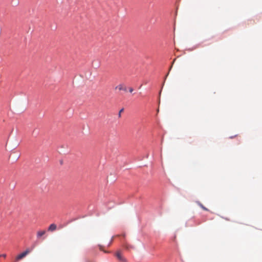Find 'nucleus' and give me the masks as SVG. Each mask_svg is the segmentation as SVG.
Wrapping results in <instances>:
<instances>
[{
	"label": "nucleus",
	"mask_w": 262,
	"mask_h": 262,
	"mask_svg": "<svg viewBox=\"0 0 262 262\" xmlns=\"http://www.w3.org/2000/svg\"><path fill=\"white\" fill-rule=\"evenodd\" d=\"M31 250L30 249H27L26 251L23 252V253L19 254L18 255L16 258H15V261H17L21 259H23L24 257H25L27 254H28L30 252Z\"/></svg>",
	"instance_id": "f257e3e1"
},
{
	"label": "nucleus",
	"mask_w": 262,
	"mask_h": 262,
	"mask_svg": "<svg viewBox=\"0 0 262 262\" xmlns=\"http://www.w3.org/2000/svg\"><path fill=\"white\" fill-rule=\"evenodd\" d=\"M116 256L117 258L121 262H126V259L123 256L121 252L120 251H118L116 253Z\"/></svg>",
	"instance_id": "f03ea898"
},
{
	"label": "nucleus",
	"mask_w": 262,
	"mask_h": 262,
	"mask_svg": "<svg viewBox=\"0 0 262 262\" xmlns=\"http://www.w3.org/2000/svg\"><path fill=\"white\" fill-rule=\"evenodd\" d=\"M46 233V230H39L37 232L36 236L37 238H41Z\"/></svg>",
	"instance_id": "7ed1b4c3"
},
{
	"label": "nucleus",
	"mask_w": 262,
	"mask_h": 262,
	"mask_svg": "<svg viewBox=\"0 0 262 262\" xmlns=\"http://www.w3.org/2000/svg\"><path fill=\"white\" fill-rule=\"evenodd\" d=\"M56 229H57L56 225L55 224H52L49 226V227L48 228V231L53 232V231L56 230Z\"/></svg>",
	"instance_id": "20e7f679"
},
{
	"label": "nucleus",
	"mask_w": 262,
	"mask_h": 262,
	"mask_svg": "<svg viewBox=\"0 0 262 262\" xmlns=\"http://www.w3.org/2000/svg\"><path fill=\"white\" fill-rule=\"evenodd\" d=\"M116 89H118L120 91H126V88L122 84H120L118 85H117L116 88Z\"/></svg>",
	"instance_id": "39448f33"
},
{
	"label": "nucleus",
	"mask_w": 262,
	"mask_h": 262,
	"mask_svg": "<svg viewBox=\"0 0 262 262\" xmlns=\"http://www.w3.org/2000/svg\"><path fill=\"white\" fill-rule=\"evenodd\" d=\"M198 204L204 210H205V211H208V209L207 208H206L205 206H204L203 205V204H201V203L198 202Z\"/></svg>",
	"instance_id": "423d86ee"
},
{
	"label": "nucleus",
	"mask_w": 262,
	"mask_h": 262,
	"mask_svg": "<svg viewBox=\"0 0 262 262\" xmlns=\"http://www.w3.org/2000/svg\"><path fill=\"white\" fill-rule=\"evenodd\" d=\"M99 249L101 251H103L105 253H107V252L105 251H104L103 249V247L101 245H99Z\"/></svg>",
	"instance_id": "0eeeda50"
},
{
	"label": "nucleus",
	"mask_w": 262,
	"mask_h": 262,
	"mask_svg": "<svg viewBox=\"0 0 262 262\" xmlns=\"http://www.w3.org/2000/svg\"><path fill=\"white\" fill-rule=\"evenodd\" d=\"M133 91H134V90H133V89L132 88H130L129 89V91L130 93H132L133 92Z\"/></svg>",
	"instance_id": "6e6552de"
},
{
	"label": "nucleus",
	"mask_w": 262,
	"mask_h": 262,
	"mask_svg": "<svg viewBox=\"0 0 262 262\" xmlns=\"http://www.w3.org/2000/svg\"><path fill=\"white\" fill-rule=\"evenodd\" d=\"M1 256H3L4 257H6V254H3V255H1Z\"/></svg>",
	"instance_id": "1a4fd4ad"
},
{
	"label": "nucleus",
	"mask_w": 262,
	"mask_h": 262,
	"mask_svg": "<svg viewBox=\"0 0 262 262\" xmlns=\"http://www.w3.org/2000/svg\"><path fill=\"white\" fill-rule=\"evenodd\" d=\"M175 61V60H173V61H172V63H174Z\"/></svg>",
	"instance_id": "9d476101"
},
{
	"label": "nucleus",
	"mask_w": 262,
	"mask_h": 262,
	"mask_svg": "<svg viewBox=\"0 0 262 262\" xmlns=\"http://www.w3.org/2000/svg\"><path fill=\"white\" fill-rule=\"evenodd\" d=\"M175 61V60H173V61H172V63H174Z\"/></svg>",
	"instance_id": "9b49d317"
},
{
	"label": "nucleus",
	"mask_w": 262,
	"mask_h": 262,
	"mask_svg": "<svg viewBox=\"0 0 262 262\" xmlns=\"http://www.w3.org/2000/svg\"><path fill=\"white\" fill-rule=\"evenodd\" d=\"M175 61V60H173V61H172V63H174Z\"/></svg>",
	"instance_id": "f8f14e48"
},
{
	"label": "nucleus",
	"mask_w": 262,
	"mask_h": 262,
	"mask_svg": "<svg viewBox=\"0 0 262 262\" xmlns=\"http://www.w3.org/2000/svg\"><path fill=\"white\" fill-rule=\"evenodd\" d=\"M1 256V255H0V257Z\"/></svg>",
	"instance_id": "ddd939ff"
}]
</instances>
